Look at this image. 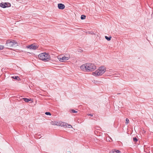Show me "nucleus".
<instances>
[{"mask_svg":"<svg viewBox=\"0 0 153 153\" xmlns=\"http://www.w3.org/2000/svg\"><path fill=\"white\" fill-rule=\"evenodd\" d=\"M106 71V68L104 66H101L92 73V75L98 77L102 76Z\"/></svg>","mask_w":153,"mask_h":153,"instance_id":"obj_1","label":"nucleus"},{"mask_svg":"<svg viewBox=\"0 0 153 153\" xmlns=\"http://www.w3.org/2000/svg\"><path fill=\"white\" fill-rule=\"evenodd\" d=\"M39 59L44 62H48L51 59L50 55L46 53H42L39 54L38 56Z\"/></svg>","mask_w":153,"mask_h":153,"instance_id":"obj_2","label":"nucleus"},{"mask_svg":"<svg viewBox=\"0 0 153 153\" xmlns=\"http://www.w3.org/2000/svg\"><path fill=\"white\" fill-rule=\"evenodd\" d=\"M15 45H18L16 42L14 40L9 39L6 40L5 45L8 48L13 47Z\"/></svg>","mask_w":153,"mask_h":153,"instance_id":"obj_3","label":"nucleus"},{"mask_svg":"<svg viewBox=\"0 0 153 153\" xmlns=\"http://www.w3.org/2000/svg\"><path fill=\"white\" fill-rule=\"evenodd\" d=\"M70 58V55L68 54L64 55L62 57L59 56L58 58L59 60L61 62H64L68 60Z\"/></svg>","mask_w":153,"mask_h":153,"instance_id":"obj_4","label":"nucleus"},{"mask_svg":"<svg viewBox=\"0 0 153 153\" xmlns=\"http://www.w3.org/2000/svg\"><path fill=\"white\" fill-rule=\"evenodd\" d=\"M87 63L89 72L93 71L96 69V66L94 64L91 63Z\"/></svg>","mask_w":153,"mask_h":153,"instance_id":"obj_5","label":"nucleus"},{"mask_svg":"<svg viewBox=\"0 0 153 153\" xmlns=\"http://www.w3.org/2000/svg\"><path fill=\"white\" fill-rule=\"evenodd\" d=\"M80 68L82 71L84 72H89L88 67L87 66V63L82 65L80 67Z\"/></svg>","mask_w":153,"mask_h":153,"instance_id":"obj_6","label":"nucleus"},{"mask_svg":"<svg viewBox=\"0 0 153 153\" xmlns=\"http://www.w3.org/2000/svg\"><path fill=\"white\" fill-rule=\"evenodd\" d=\"M38 48V47L37 45H35L34 44H32L31 45H28L26 47V48H28L32 50H36Z\"/></svg>","mask_w":153,"mask_h":153,"instance_id":"obj_7","label":"nucleus"},{"mask_svg":"<svg viewBox=\"0 0 153 153\" xmlns=\"http://www.w3.org/2000/svg\"><path fill=\"white\" fill-rule=\"evenodd\" d=\"M0 6L3 8H5L6 7H10L11 5L9 3H1Z\"/></svg>","mask_w":153,"mask_h":153,"instance_id":"obj_8","label":"nucleus"},{"mask_svg":"<svg viewBox=\"0 0 153 153\" xmlns=\"http://www.w3.org/2000/svg\"><path fill=\"white\" fill-rule=\"evenodd\" d=\"M22 99L26 102H28L29 101H30L31 102H33V100H32L31 98H23Z\"/></svg>","mask_w":153,"mask_h":153,"instance_id":"obj_9","label":"nucleus"},{"mask_svg":"<svg viewBox=\"0 0 153 153\" xmlns=\"http://www.w3.org/2000/svg\"><path fill=\"white\" fill-rule=\"evenodd\" d=\"M67 124H68L66 123H65L64 122H60L59 126H61L62 127L66 128L67 126Z\"/></svg>","mask_w":153,"mask_h":153,"instance_id":"obj_10","label":"nucleus"},{"mask_svg":"<svg viewBox=\"0 0 153 153\" xmlns=\"http://www.w3.org/2000/svg\"><path fill=\"white\" fill-rule=\"evenodd\" d=\"M51 123L52 125H55L58 126H59L60 122H58L57 121H52L51 122Z\"/></svg>","mask_w":153,"mask_h":153,"instance_id":"obj_11","label":"nucleus"},{"mask_svg":"<svg viewBox=\"0 0 153 153\" xmlns=\"http://www.w3.org/2000/svg\"><path fill=\"white\" fill-rule=\"evenodd\" d=\"M58 7L59 9H63L65 8V6L62 4H59Z\"/></svg>","mask_w":153,"mask_h":153,"instance_id":"obj_12","label":"nucleus"},{"mask_svg":"<svg viewBox=\"0 0 153 153\" xmlns=\"http://www.w3.org/2000/svg\"><path fill=\"white\" fill-rule=\"evenodd\" d=\"M111 151H112L113 152H115L117 153H120L121 152L120 150H117L115 149H113L111 150Z\"/></svg>","mask_w":153,"mask_h":153,"instance_id":"obj_13","label":"nucleus"},{"mask_svg":"<svg viewBox=\"0 0 153 153\" xmlns=\"http://www.w3.org/2000/svg\"><path fill=\"white\" fill-rule=\"evenodd\" d=\"M70 112L72 113H76L77 112V111H76L74 109L70 110Z\"/></svg>","mask_w":153,"mask_h":153,"instance_id":"obj_14","label":"nucleus"},{"mask_svg":"<svg viewBox=\"0 0 153 153\" xmlns=\"http://www.w3.org/2000/svg\"><path fill=\"white\" fill-rule=\"evenodd\" d=\"M12 78H13L15 79H17L18 80H20L18 76H13L12 77Z\"/></svg>","mask_w":153,"mask_h":153,"instance_id":"obj_15","label":"nucleus"},{"mask_svg":"<svg viewBox=\"0 0 153 153\" xmlns=\"http://www.w3.org/2000/svg\"><path fill=\"white\" fill-rule=\"evenodd\" d=\"M133 140L134 142H137L138 141L136 137H134L133 138Z\"/></svg>","mask_w":153,"mask_h":153,"instance_id":"obj_16","label":"nucleus"},{"mask_svg":"<svg viewBox=\"0 0 153 153\" xmlns=\"http://www.w3.org/2000/svg\"><path fill=\"white\" fill-rule=\"evenodd\" d=\"M86 16L84 15H82L81 17V19H84L85 18Z\"/></svg>","mask_w":153,"mask_h":153,"instance_id":"obj_17","label":"nucleus"},{"mask_svg":"<svg viewBox=\"0 0 153 153\" xmlns=\"http://www.w3.org/2000/svg\"><path fill=\"white\" fill-rule=\"evenodd\" d=\"M105 39L107 40L108 41H110L111 40V37H108V36H105Z\"/></svg>","mask_w":153,"mask_h":153,"instance_id":"obj_18","label":"nucleus"},{"mask_svg":"<svg viewBox=\"0 0 153 153\" xmlns=\"http://www.w3.org/2000/svg\"><path fill=\"white\" fill-rule=\"evenodd\" d=\"M129 120L128 118H126V124L127 125L128 123Z\"/></svg>","mask_w":153,"mask_h":153,"instance_id":"obj_19","label":"nucleus"},{"mask_svg":"<svg viewBox=\"0 0 153 153\" xmlns=\"http://www.w3.org/2000/svg\"><path fill=\"white\" fill-rule=\"evenodd\" d=\"M45 114L46 115H51V113L50 112H46L45 113Z\"/></svg>","mask_w":153,"mask_h":153,"instance_id":"obj_20","label":"nucleus"},{"mask_svg":"<svg viewBox=\"0 0 153 153\" xmlns=\"http://www.w3.org/2000/svg\"><path fill=\"white\" fill-rule=\"evenodd\" d=\"M4 48V46L2 45H0V51L2 50Z\"/></svg>","mask_w":153,"mask_h":153,"instance_id":"obj_21","label":"nucleus"},{"mask_svg":"<svg viewBox=\"0 0 153 153\" xmlns=\"http://www.w3.org/2000/svg\"><path fill=\"white\" fill-rule=\"evenodd\" d=\"M67 125H68V128H72V126H71V125L68 124H67Z\"/></svg>","mask_w":153,"mask_h":153,"instance_id":"obj_22","label":"nucleus"},{"mask_svg":"<svg viewBox=\"0 0 153 153\" xmlns=\"http://www.w3.org/2000/svg\"><path fill=\"white\" fill-rule=\"evenodd\" d=\"M87 115H88V116H93L92 114H88Z\"/></svg>","mask_w":153,"mask_h":153,"instance_id":"obj_23","label":"nucleus"},{"mask_svg":"<svg viewBox=\"0 0 153 153\" xmlns=\"http://www.w3.org/2000/svg\"><path fill=\"white\" fill-rule=\"evenodd\" d=\"M40 136V134L38 135V138H40L41 137H39V136Z\"/></svg>","mask_w":153,"mask_h":153,"instance_id":"obj_24","label":"nucleus"}]
</instances>
